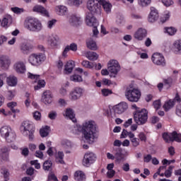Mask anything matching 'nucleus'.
<instances>
[{
    "mask_svg": "<svg viewBox=\"0 0 181 181\" xmlns=\"http://www.w3.org/2000/svg\"><path fill=\"white\" fill-rule=\"evenodd\" d=\"M98 127L95 121L86 119L81 124H76L72 132L74 135L82 134L81 142H85L89 145H93L98 139Z\"/></svg>",
    "mask_w": 181,
    "mask_h": 181,
    "instance_id": "nucleus-1",
    "label": "nucleus"
},
{
    "mask_svg": "<svg viewBox=\"0 0 181 181\" xmlns=\"http://www.w3.org/2000/svg\"><path fill=\"white\" fill-rule=\"evenodd\" d=\"M24 28L30 32H42L43 24L37 18H28L25 20Z\"/></svg>",
    "mask_w": 181,
    "mask_h": 181,
    "instance_id": "nucleus-2",
    "label": "nucleus"
},
{
    "mask_svg": "<svg viewBox=\"0 0 181 181\" xmlns=\"http://www.w3.org/2000/svg\"><path fill=\"white\" fill-rule=\"evenodd\" d=\"M21 134L24 136H28L30 141H33V134H35V128L33 127V123L29 120H26L22 122L20 127Z\"/></svg>",
    "mask_w": 181,
    "mask_h": 181,
    "instance_id": "nucleus-3",
    "label": "nucleus"
},
{
    "mask_svg": "<svg viewBox=\"0 0 181 181\" xmlns=\"http://www.w3.org/2000/svg\"><path fill=\"white\" fill-rule=\"evenodd\" d=\"M141 90L138 88L128 87L125 91V97L130 103H138L141 100Z\"/></svg>",
    "mask_w": 181,
    "mask_h": 181,
    "instance_id": "nucleus-4",
    "label": "nucleus"
},
{
    "mask_svg": "<svg viewBox=\"0 0 181 181\" xmlns=\"http://www.w3.org/2000/svg\"><path fill=\"white\" fill-rule=\"evenodd\" d=\"M0 135L8 144L13 142L16 139V134H15V132L9 126H4L0 128Z\"/></svg>",
    "mask_w": 181,
    "mask_h": 181,
    "instance_id": "nucleus-5",
    "label": "nucleus"
},
{
    "mask_svg": "<svg viewBox=\"0 0 181 181\" xmlns=\"http://www.w3.org/2000/svg\"><path fill=\"white\" fill-rule=\"evenodd\" d=\"M134 119L137 125H144L148 121V110L141 109L134 114Z\"/></svg>",
    "mask_w": 181,
    "mask_h": 181,
    "instance_id": "nucleus-6",
    "label": "nucleus"
},
{
    "mask_svg": "<svg viewBox=\"0 0 181 181\" xmlns=\"http://www.w3.org/2000/svg\"><path fill=\"white\" fill-rule=\"evenodd\" d=\"M86 8L93 15H101V6L98 0H88Z\"/></svg>",
    "mask_w": 181,
    "mask_h": 181,
    "instance_id": "nucleus-7",
    "label": "nucleus"
},
{
    "mask_svg": "<svg viewBox=\"0 0 181 181\" xmlns=\"http://www.w3.org/2000/svg\"><path fill=\"white\" fill-rule=\"evenodd\" d=\"M107 70L113 77H115L121 71V65L117 59H110L107 62Z\"/></svg>",
    "mask_w": 181,
    "mask_h": 181,
    "instance_id": "nucleus-8",
    "label": "nucleus"
},
{
    "mask_svg": "<svg viewBox=\"0 0 181 181\" xmlns=\"http://www.w3.org/2000/svg\"><path fill=\"white\" fill-rule=\"evenodd\" d=\"M112 110L115 114H111V118L114 119L117 118L116 114L121 115L128 110V103L127 102H120L119 104L114 105Z\"/></svg>",
    "mask_w": 181,
    "mask_h": 181,
    "instance_id": "nucleus-9",
    "label": "nucleus"
},
{
    "mask_svg": "<svg viewBox=\"0 0 181 181\" xmlns=\"http://www.w3.org/2000/svg\"><path fill=\"white\" fill-rule=\"evenodd\" d=\"M84 88L80 86L75 87L69 93V100H71V101H77V100H80V98L84 95Z\"/></svg>",
    "mask_w": 181,
    "mask_h": 181,
    "instance_id": "nucleus-10",
    "label": "nucleus"
},
{
    "mask_svg": "<svg viewBox=\"0 0 181 181\" xmlns=\"http://www.w3.org/2000/svg\"><path fill=\"white\" fill-rule=\"evenodd\" d=\"M151 62L156 66H160V67H165L166 66V59H165V56L159 52H156L152 54Z\"/></svg>",
    "mask_w": 181,
    "mask_h": 181,
    "instance_id": "nucleus-11",
    "label": "nucleus"
},
{
    "mask_svg": "<svg viewBox=\"0 0 181 181\" xmlns=\"http://www.w3.org/2000/svg\"><path fill=\"white\" fill-rule=\"evenodd\" d=\"M28 78H31V80H34L35 83H37V86L34 87L35 90H40V88H43L46 86V82L45 80L40 79V75L28 72Z\"/></svg>",
    "mask_w": 181,
    "mask_h": 181,
    "instance_id": "nucleus-12",
    "label": "nucleus"
},
{
    "mask_svg": "<svg viewBox=\"0 0 181 181\" xmlns=\"http://www.w3.org/2000/svg\"><path fill=\"white\" fill-rule=\"evenodd\" d=\"M97 160V156L94 153L88 151L85 153L83 156V159L82 161V163L83 166H86V168H88L90 165H93L94 162Z\"/></svg>",
    "mask_w": 181,
    "mask_h": 181,
    "instance_id": "nucleus-13",
    "label": "nucleus"
},
{
    "mask_svg": "<svg viewBox=\"0 0 181 181\" xmlns=\"http://www.w3.org/2000/svg\"><path fill=\"white\" fill-rule=\"evenodd\" d=\"M60 43V38L57 35H50L47 37V45L50 49H56Z\"/></svg>",
    "mask_w": 181,
    "mask_h": 181,
    "instance_id": "nucleus-14",
    "label": "nucleus"
},
{
    "mask_svg": "<svg viewBox=\"0 0 181 181\" xmlns=\"http://www.w3.org/2000/svg\"><path fill=\"white\" fill-rule=\"evenodd\" d=\"M13 69L17 74H25L26 73V64L23 61H17L13 65Z\"/></svg>",
    "mask_w": 181,
    "mask_h": 181,
    "instance_id": "nucleus-15",
    "label": "nucleus"
},
{
    "mask_svg": "<svg viewBox=\"0 0 181 181\" xmlns=\"http://www.w3.org/2000/svg\"><path fill=\"white\" fill-rule=\"evenodd\" d=\"M11 64H12V62L8 56L4 54L0 55V67L2 70H8Z\"/></svg>",
    "mask_w": 181,
    "mask_h": 181,
    "instance_id": "nucleus-16",
    "label": "nucleus"
},
{
    "mask_svg": "<svg viewBox=\"0 0 181 181\" xmlns=\"http://www.w3.org/2000/svg\"><path fill=\"white\" fill-rule=\"evenodd\" d=\"M12 23H13V17L11 16V14H6L3 16L1 26L4 29H8V28H11Z\"/></svg>",
    "mask_w": 181,
    "mask_h": 181,
    "instance_id": "nucleus-17",
    "label": "nucleus"
},
{
    "mask_svg": "<svg viewBox=\"0 0 181 181\" xmlns=\"http://www.w3.org/2000/svg\"><path fill=\"white\" fill-rule=\"evenodd\" d=\"M41 101L46 105L52 104L53 101V93L50 90H45L43 92L41 98Z\"/></svg>",
    "mask_w": 181,
    "mask_h": 181,
    "instance_id": "nucleus-18",
    "label": "nucleus"
},
{
    "mask_svg": "<svg viewBox=\"0 0 181 181\" xmlns=\"http://www.w3.org/2000/svg\"><path fill=\"white\" fill-rule=\"evenodd\" d=\"M150 11L148 21L151 23H153L159 19V12L156 8H155V7H151Z\"/></svg>",
    "mask_w": 181,
    "mask_h": 181,
    "instance_id": "nucleus-19",
    "label": "nucleus"
},
{
    "mask_svg": "<svg viewBox=\"0 0 181 181\" xmlns=\"http://www.w3.org/2000/svg\"><path fill=\"white\" fill-rule=\"evenodd\" d=\"M86 23L88 26H90L91 28L93 26H98V21H97V19L94 16H93V13H87L86 17Z\"/></svg>",
    "mask_w": 181,
    "mask_h": 181,
    "instance_id": "nucleus-20",
    "label": "nucleus"
},
{
    "mask_svg": "<svg viewBox=\"0 0 181 181\" xmlns=\"http://www.w3.org/2000/svg\"><path fill=\"white\" fill-rule=\"evenodd\" d=\"M68 21L71 26H78L79 25H81V23L83 22L81 17L76 14L70 16Z\"/></svg>",
    "mask_w": 181,
    "mask_h": 181,
    "instance_id": "nucleus-21",
    "label": "nucleus"
},
{
    "mask_svg": "<svg viewBox=\"0 0 181 181\" xmlns=\"http://www.w3.org/2000/svg\"><path fill=\"white\" fill-rule=\"evenodd\" d=\"M63 116L68 119H71L72 122H76V114H74V110L73 109L68 107L62 113Z\"/></svg>",
    "mask_w": 181,
    "mask_h": 181,
    "instance_id": "nucleus-22",
    "label": "nucleus"
},
{
    "mask_svg": "<svg viewBox=\"0 0 181 181\" xmlns=\"http://www.w3.org/2000/svg\"><path fill=\"white\" fill-rule=\"evenodd\" d=\"M100 5L102 6L103 11L107 14L111 13V11L112 9V4L110 3V1L106 0H100Z\"/></svg>",
    "mask_w": 181,
    "mask_h": 181,
    "instance_id": "nucleus-23",
    "label": "nucleus"
},
{
    "mask_svg": "<svg viewBox=\"0 0 181 181\" xmlns=\"http://www.w3.org/2000/svg\"><path fill=\"white\" fill-rule=\"evenodd\" d=\"M6 81L9 87H16L18 86V78L15 75L8 76V74H6Z\"/></svg>",
    "mask_w": 181,
    "mask_h": 181,
    "instance_id": "nucleus-24",
    "label": "nucleus"
},
{
    "mask_svg": "<svg viewBox=\"0 0 181 181\" xmlns=\"http://www.w3.org/2000/svg\"><path fill=\"white\" fill-rule=\"evenodd\" d=\"M33 12H37V13H40L42 16H46L49 18V11L46 10L45 7L41 5H36L33 8Z\"/></svg>",
    "mask_w": 181,
    "mask_h": 181,
    "instance_id": "nucleus-25",
    "label": "nucleus"
},
{
    "mask_svg": "<svg viewBox=\"0 0 181 181\" xmlns=\"http://www.w3.org/2000/svg\"><path fill=\"white\" fill-rule=\"evenodd\" d=\"M62 145L64 148L65 153H71V149H73V142L70 140H64L62 142Z\"/></svg>",
    "mask_w": 181,
    "mask_h": 181,
    "instance_id": "nucleus-26",
    "label": "nucleus"
},
{
    "mask_svg": "<svg viewBox=\"0 0 181 181\" xmlns=\"http://www.w3.org/2000/svg\"><path fill=\"white\" fill-rule=\"evenodd\" d=\"M135 39L138 40H143L144 38L146 37V30L143 28H139L135 33H134Z\"/></svg>",
    "mask_w": 181,
    "mask_h": 181,
    "instance_id": "nucleus-27",
    "label": "nucleus"
},
{
    "mask_svg": "<svg viewBox=\"0 0 181 181\" xmlns=\"http://www.w3.org/2000/svg\"><path fill=\"white\" fill-rule=\"evenodd\" d=\"M20 47L23 54H28L33 49V46L28 42H23Z\"/></svg>",
    "mask_w": 181,
    "mask_h": 181,
    "instance_id": "nucleus-28",
    "label": "nucleus"
},
{
    "mask_svg": "<svg viewBox=\"0 0 181 181\" xmlns=\"http://www.w3.org/2000/svg\"><path fill=\"white\" fill-rule=\"evenodd\" d=\"M115 159L116 163H121L122 160H125V156L120 149L117 150L115 153Z\"/></svg>",
    "mask_w": 181,
    "mask_h": 181,
    "instance_id": "nucleus-29",
    "label": "nucleus"
},
{
    "mask_svg": "<svg viewBox=\"0 0 181 181\" xmlns=\"http://www.w3.org/2000/svg\"><path fill=\"white\" fill-rule=\"evenodd\" d=\"M74 61H69L64 66V74H70L71 71H73V69H74Z\"/></svg>",
    "mask_w": 181,
    "mask_h": 181,
    "instance_id": "nucleus-30",
    "label": "nucleus"
},
{
    "mask_svg": "<svg viewBox=\"0 0 181 181\" xmlns=\"http://www.w3.org/2000/svg\"><path fill=\"white\" fill-rule=\"evenodd\" d=\"M86 45L88 49L90 50H97L98 47L97 46V42L93 38H88L86 40Z\"/></svg>",
    "mask_w": 181,
    "mask_h": 181,
    "instance_id": "nucleus-31",
    "label": "nucleus"
},
{
    "mask_svg": "<svg viewBox=\"0 0 181 181\" xmlns=\"http://www.w3.org/2000/svg\"><path fill=\"white\" fill-rule=\"evenodd\" d=\"M173 50L177 54H181V39L175 40L173 44Z\"/></svg>",
    "mask_w": 181,
    "mask_h": 181,
    "instance_id": "nucleus-32",
    "label": "nucleus"
},
{
    "mask_svg": "<svg viewBox=\"0 0 181 181\" xmlns=\"http://www.w3.org/2000/svg\"><path fill=\"white\" fill-rule=\"evenodd\" d=\"M55 11L60 16H64L67 13V7L64 6H55Z\"/></svg>",
    "mask_w": 181,
    "mask_h": 181,
    "instance_id": "nucleus-33",
    "label": "nucleus"
},
{
    "mask_svg": "<svg viewBox=\"0 0 181 181\" xmlns=\"http://www.w3.org/2000/svg\"><path fill=\"white\" fill-rule=\"evenodd\" d=\"M85 57L91 62H95V60H98V54L97 52H86L85 53Z\"/></svg>",
    "mask_w": 181,
    "mask_h": 181,
    "instance_id": "nucleus-34",
    "label": "nucleus"
},
{
    "mask_svg": "<svg viewBox=\"0 0 181 181\" xmlns=\"http://www.w3.org/2000/svg\"><path fill=\"white\" fill-rule=\"evenodd\" d=\"M55 160L57 163L64 165V153L63 151H58L55 155Z\"/></svg>",
    "mask_w": 181,
    "mask_h": 181,
    "instance_id": "nucleus-35",
    "label": "nucleus"
},
{
    "mask_svg": "<svg viewBox=\"0 0 181 181\" xmlns=\"http://www.w3.org/2000/svg\"><path fill=\"white\" fill-rule=\"evenodd\" d=\"M173 107H175V101L172 99L165 101L164 105H163V110H165L166 112L172 110Z\"/></svg>",
    "mask_w": 181,
    "mask_h": 181,
    "instance_id": "nucleus-36",
    "label": "nucleus"
},
{
    "mask_svg": "<svg viewBox=\"0 0 181 181\" xmlns=\"http://www.w3.org/2000/svg\"><path fill=\"white\" fill-rule=\"evenodd\" d=\"M85 0H66L67 5H69V6H76V8H78L81 5H83L84 4Z\"/></svg>",
    "mask_w": 181,
    "mask_h": 181,
    "instance_id": "nucleus-37",
    "label": "nucleus"
},
{
    "mask_svg": "<svg viewBox=\"0 0 181 181\" xmlns=\"http://www.w3.org/2000/svg\"><path fill=\"white\" fill-rule=\"evenodd\" d=\"M74 179L77 181L86 180V174L81 170L76 171L74 173Z\"/></svg>",
    "mask_w": 181,
    "mask_h": 181,
    "instance_id": "nucleus-38",
    "label": "nucleus"
},
{
    "mask_svg": "<svg viewBox=\"0 0 181 181\" xmlns=\"http://www.w3.org/2000/svg\"><path fill=\"white\" fill-rule=\"evenodd\" d=\"M28 63L31 66H39L37 64V58L36 57V53L30 54L28 57Z\"/></svg>",
    "mask_w": 181,
    "mask_h": 181,
    "instance_id": "nucleus-39",
    "label": "nucleus"
},
{
    "mask_svg": "<svg viewBox=\"0 0 181 181\" xmlns=\"http://www.w3.org/2000/svg\"><path fill=\"white\" fill-rule=\"evenodd\" d=\"M135 136V134H134L132 132H128L127 129H124L122 132V134L120 135L121 139H125V138H134Z\"/></svg>",
    "mask_w": 181,
    "mask_h": 181,
    "instance_id": "nucleus-40",
    "label": "nucleus"
},
{
    "mask_svg": "<svg viewBox=\"0 0 181 181\" xmlns=\"http://www.w3.org/2000/svg\"><path fill=\"white\" fill-rule=\"evenodd\" d=\"M176 32H177V29L174 27H165L164 28V33H167L169 36H173L176 35Z\"/></svg>",
    "mask_w": 181,
    "mask_h": 181,
    "instance_id": "nucleus-41",
    "label": "nucleus"
},
{
    "mask_svg": "<svg viewBox=\"0 0 181 181\" xmlns=\"http://www.w3.org/2000/svg\"><path fill=\"white\" fill-rule=\"evenodd\" d=\"M37 57V62L38 66H40L42 63H45L46 62V54L44 53H35Z\"/></svg>",
    "mask_w": 181,
    "mask_h": 181,
    "instance_id": "nucleus-42",
    "label": "nucleus"
},
{
    "mask_svg": "<svg viewBox=\"0 0 181 181\" xmlns=\"http://www.w3.org/2000/svg\"><path fill=\"white\" fill-rule=\"evenodd\" d=\"M49 132H50V127L49 126H45L40 130V134L42 138L47 136V135H49Z\"/></svg>",
    "mask_w": 181,
    "mask_h": 181,
    "instance_id": "nucleus-43",
    "label": "nucleus"
},
{
    "mask_svg": "<svg viewBox=\"0 0 181 181\" xmlns=\"http://www.w3.org/2000/svg\"><path fill=\"white\" fill-rule=\"evenodd\" d=\"M81 64L83 67H86V69H90V70H93V69H94V67L95 66V62H90L87 60L83 61Z\"/></svg>",
    "mask_w": 181,
    "mask_h": 181,
    "instance_id": "nucleus-44",
    "label": "nucleus"
},
{
    "mask_svg": "<svg viewBox=\"0 0 181 181\" xmlns=\"http://www.w3.org/2000/svg\"><path fill=\"white\" fill-rule=\"evenodd\" d=\"M70 81H74V83H82L83 76L78 74H74L70 76Z\"/></svg>",
    "mask_w": 181,
    "mask_h": 181,
    "instance_id": "nucleus-45",
    "label": "nucleus"
},
{
    "mask_svg": "<svg viewBox=\"0 0 181 181\" xmlns=\"http://www.w3.org/2000/svg\"><path fill=\"white\" fill-rule=\"evenodd\" d=\"M170 18V11H165L160 17V23H165L167 21H169Z\"/></svg>",
    "mask_w": 181,
    "mask_h": 181,
    "instance_id": "nucleus-46",
    "label": "nucleus"
},
{
    "mask_svg": "<svg viewBox=\"0 0 181 181\" xmlns=\"http://www.w3.org/2000/svg\"><path fill=\"white\" fill-rule=\"evenodd\" d=\"M136 54L139 56L140 59H142L143 60H146V59L149 58L148 53L145 52L144 50L139 49L136 52Z\"/></svg>",
    "mask_w": 181,
    "mask_h": 181,
    "instance_id": "nucleus-47",
    "label": "nucleus"
},
{
    "mask_svg": "<svg viewBox=\"0 0 181 181\" xmlns=\"http://www.w3.org/2000/svg\"><path fill=\"white\" fill-rule=\"evenodd\" d=\"M163 139L165 142H170L173 141V137L172 136V133H163Z\"/></svg>",
    "mask_w": 181,
    "mask_h": 181,
    "instance_id": "nucleus-48",
    "label": "nucleus"
},
{
    "mask_svg": "<svg viewBox=\"0 0 181 181\" xmlns=\"http://www.w3.org/2000/svg\"><path fill=\"white\" fill-rule=\"evenodd\" d=\"M52 165H53V163H52V160H47L43 163V169H44V170H50V169H52Z\"/></svg>",
    "mask_w": 181,
    "mask_h": 181,
    "instance_id": "nucleus-49",
    "label": "nucleus"
},
{
    "mask_svg": "<svg viewBox=\"0 0 181 181\" xmlns=\"http://www.w3.org/2000/svg\"><path fill=\"white\" fill-rule=\"evenodd\" d=\"M151 1L152 0H138V4L139 6L145 8L146 6H148V5H151Z\"/></svg>",
    "mask_w": 181,
    "mask_h": 181,
    "instance_id": "nucleus-50",
    "label": "nucleus"
},
{
    "mask_svg": "<svg viewBox=\"0 0 181 181\" xmlns=\"http://www.w3.org/2000/svg\"><path fill=\"white\" fill-rule=\"evenodd\" d=\"M16 105H18L16 102H10L7 104V107L11 110L12 112H19V110L14 109Z\"/></svg>",
    "mask_w": 181,
    "mask_h": 181,
    "instance_id": "nucleus-51",
    "label": "nucleus"
},
{
    "mask_svg": "<svg viewBox=\"0 0 181 181\" xmlns=\"http://www.w3.org/2000/svg\"><path fill=\"white\" fill-rule=\"evenodd\" d=\"M171 136H173V141H175L176 142H181V134L173 132L171 134Z\"/></svg>",
    "mask_w": 181,
    "mask_h": 181,
    "instance_id": "nucleus-52",
    "label": "nucleus"
},
{
    "mask_svg": "<svg viewBox=\"0 0 181 181\" xmlns=\"http://www.w3.org/2000/svg\"><path fill=\"white\" fill-rule=\"evenodd\" d=\"M9 160V155L8 153H1L0 154V165L4 163V162H8Z\"/></svg>",
    "mask_w": 181,
    "mask_h": 181,
    "instance_id": "nucleus-53",
    "label": "nucleus"
},
{
    "mask_svg": "<svg viewBox=\"0 0 181 181\" xmlns=\"http://www.w3.org/2000/svg\"><path fill=\"white\" fill-rule=\"evenodd\" d=\"M161 2L166 8L173 6V5H175V1H173V0H161Z\"/></svg>",
    "mask_w": 181,
    "mask_h": 181,
    "instance_id": "nucleus-54",
    "label": "nucleus"
},
{
    "mask_svg": "<svg viewBox=\"0 0 181 181\" xmlns=\"http://www.w3.org/2000/svg\"><path fill=\"white\" fill-rule=\"evenodd\" d=\"M132 144V146H134V148H136L138 146H139V139L135 137V136L133 138H130L129 139Z\"/></svg>",
    "mask_w": 181,
    "mask_h": 181,
    "instance_id": "nucleus-55",
    "label": "nucleus"
},
{
    "mask_svg": "<svg viewBox=\"0 0 181 181\" xmlns=\"http://www.w3.org/2000/svg\"><path fill=\"white\" fill-rule=\"evenodd\" d=\"M101 93L103 97H108V95H111V94H112V90L108 88H104L101 90Z\"/></svg>",
    "mask_w": 181,
    "mask_h": 181,
    "instance_id": "nucleus-56",
    "label": "nucleus"
},
{
    "mask_svg": "<svg viewBox=\"0 0 181 181\" xmlns=\"http://www.w3.org/2000/svg\"><path fill=\"white\" fill-rule=\"evenodd\" d=\"M11 11L13 12V13L19 14V13H23L25 12V9L23 8H18V7H12L11 8Z\"/></svg>",
    "mask_w": 181,
    "mask_h": 181,
    "instance_id": "nucleus-57",
    "label": "nucleus"
},
{
    "mask_svg": "<svg viewBox=\"0 0 181 181\" xmlns=\"http://www.w3.org/2000/svg\"><path fill=\"white\" fill-rule=\"evenodd\" d=\"M6 78V73L0 74V88L4 87L5 84V79Z\"/></svg>",
    "mask_w": 181,
    "mask_h": 181,
    "instance_id": "nucleus-58",
    "label": "nucleus"
},
{
    "mask_svg": "<svg viewBox=\"0 0 181 181\" xmlns=\"http://www.w3.org/2000/svg\"><path fill=\"white\" fill-rule=\"evenodd\" d=\"M57 21L56 19H52L51 21H48L47 23V27L48 29H53L54 28V25H56V23Z\"/></svg>",
    "mask_w": 181,
    "mask_h": 181,
    "instance_id": "nucleus-59",
    "label": "nucleus"
},
{
    "mask_svg": "<svg viewBox=\"0 0 181 181\" xmlns=\"http://www.w3.org/2000/svg\"><path fill=\"white\" fill-rule=\"evenodd\" d=\"M33 117L35 121H40V119H42V113L39 111H35L33 112Z\"/></svg>",
    "mask_w": 181,
    "mask_h": 181,
    "instance_id": "nucleus-60",
    "label": "nucleus"
},
{
    "mask_svg": "<svg viewBox=\"0 0 181 181\" xmlns=\"http://www.w3.org/2000/svg\"><path fill=\"white\" fill-rule=\"evenodd\" d=\"M174 166L170 165L168 170L165 172V177H170L172 176V173L173 172Z\"/></svg>",
    "mask_w": 181,
    "mask_h": 181,
    "instance_id": "nucleus-61",
    "label": "nucleus"
},
{
    "mask_svg": "<svg viewBox=\"0 0 181 181\" xmlns=\"http://www.w3.org/2000/svg\"><path fill=\"white\" fill-rule=\"evenodd\" d=\"M153 107L155 108L156 111H158V110H159L160 107H162V103H160V100H155L153 103Z\"/></svg>",
    "mask_w": 181,
    "mask_h": 181,
    "instance_id": "nucleus-62",
    "label": "nucleus"
},
{
    "mask_svg": "<svg viewBox=\"0 0 181 181\" xmlns=\"http://www.w3.org/2000/svg\"><path fill=\"white\" fill-rule=\"evenodd\" d=\"M164 83L166 84V86H168V88H170V87L173 85V78L169 77L167 79H165Z\"/></svg>",
    "mask_w": 181,
    "mask_h": 181,
    "instance_id": "nucleus-63",
    "label": "nucleus"
},
{
    "mask_svg": "<svg viewBox=\"0 0 181 181\" xmlns=\"http://www.w3.org/2000/svg\"><path fill=\"white\" fill-rule=\"evenodd\" d=\"M175 114L177 117H181V104H178L175 108Z\"/></svg>",
    "mask_w": 181,
    "mask_h": 181,
    "instance_id": "nucleus-64",
    "label": "nucleus"
}]
</instances>
